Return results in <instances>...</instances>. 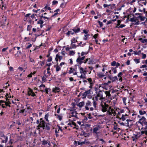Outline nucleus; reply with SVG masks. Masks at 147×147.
<instances>
[{"label":"nucleus","instance_id":"nucleus-1","mask_svg":"<svg viewBox=\"0 0 147 147\" xmlns=\"http://www.w3.org/2000/svg\"><path fill=\"white\" fill-rule=\"evenodd\" d=\"M138 122L139 124L138 126V129L141 131L136 133L134 135V136L132 137L133 141H136L138 138H140L141 135L144 134L147 135V120L143 116L139 119Z\"/></svg>","mask_w":147,"mask_h":147},{"label":"nucleus","instance_id":"nucleus-2","mask_svg":"<svg viewBox=\"0 0 147 147\" xmlns=\"http://www.w3.org/2000/svg\"><path fill=\"white\" fill-rule=\"evenodd\" d=\"M96 95L95 97H93L92 98V100L94 101V104L97 105V102L98 100H100L101 102L102 101H105V98L103 96V92L99 90V91L96 92Z\"/></svg>","mask_w":147,"mask_h":147},{"label":"nucleus","instance_id":"nucleus-3","mask_svg":"<svg viewBox=\"0 0 147 147\" xmlns=\"http://www.w3.org/2000/svg\"><path fill=\"white\" fill-rule=\"evenodd\" d=\"M85 109L87 111H92L94 110H96L97 108V105L94 104V101L92 103L89 100L86 101L85 104Z\"/></svg>","mask_w":147,"mask_h":147},{"label":"nucleus","instance_id":"nucleus-4","mask_svg":"<svg viewBox=\"0 0 147 147\" xmlns=\"http://www.w3.org/2000/svg\"><path fill=\"white\" fill-rule=\"evenodd\" d=\"M119 109L117 108L109 107L107 112V115L109 117L115 116L117 115V113H119Z\"/></svg>","mask_w":147,"mask_h":147},{"label":"nucleus","instance_id":"nucleus-5","mask_svg":"<svg viewBox=\"0 0 147 147\" xmlns=\"http://www.w3.org/2000/svg\"><path fill=\"white\" fill-rule=\"evenodd\" d=\"M79 114L75 110H70L69 114V118L71 119V121H75L77 119H79Z\"/></svg>","mask_w":147,"mask_h":147},{"label":"nucleus","instance_id":"nucleus-6","mask_svg":"<svg viewBox=\"0 0 147 147\" xmlns=\"http://www.w3.org/2000/svg\"><path fill=\"white\" fill-rule=\"evenodd\" d=\"M110 100L107 101L105 102L104 101H102L100 104V108L101 111L103 112H107L109 107V105L107 104L106 102L109 103L110 102Z\"/></svg>","mask_w":147,"mask_h":147},{"label":"nucleus","instance_id":"nucleus-7","mask_svg":"<svg viewBox=\"0 0 147 147\" xmlns=\"http://www.w3.org/2000/svg\"><path fill=\"white\" fill-rule=\"evenodd\" d=\"M77 66H78V67L80 72L81 74V75L79 77L78 76V77L81 79H86V74L87 72L86 71L87 68H85L84 69L82 67H80L78 65H75L76 67Z\"/></svg>","mask_w":147,"mask_h":147},{"label":"nucleus","instance_id":"nucleus-8","mask_svg":"<svg viewBox=\"0 0 147 147\" xmlns=\"http://www.w3.org/2000/svg\"><path fill=\"white\" fill-rule=\"evenodd\" d=\"M40 124L37 126L38 129H40V127L45 128V126L46 125V123L43 118H41L40 119Z\"/></svg>","mask_w":147,"mask_h":147},{"label":"nucleus","instance_id":"nucleus-9","mask_svg":"<svg viewBox=\"0 0 147 147\" xmlns=\"http://www.w3.org/2000/svg\"><path fill=\"white\" fill-rule=\"evenodd\" d=\"M82 82L84 83V84H86L88 83V81L90 85V86L92 85L93 84V83L92 81V79L91 78H89L88 79H86V80H85L84 79H82Z\"/></svg>","mask_w":147,"mask_h":147},{"label":"nucleus","instance_id":"nucleus-10","mask_svg":"<svg viewBox=\"0 0 147 147\" xmlns=\"http://www.w3.org/2000/svg\"><path fill=\"white\" fill-rule=\"evenodd\" d=\"M138 19L137 18V17L131 18L129 21L131 22H135V25H138L140 24V22L138 21Z\"/></svg>","mask_w":147,"mask_h":147},{"label":"nucleus","instance_id":"nucleus-11","mask_svg":"<svg viewBox=\"0 0 147 147\" xmlns=\"http://www.w3.org/2000/svg\"><path fill=\"white\" fill-rule=\"evenodd\" d=\"M85 56H83L81 57L80 56H79L76 59V62L79 64H81L82 63H84L85 60Z\"/></svg>","mask_w":147,"mask_h":147},{"label":"nucleus","instance_id":"nucleus-12","mask_svg":"<svg viewBox=\"0 0 147 147\" xmlns=\"http://www.w3.org/2000/svg\"><path fill=\"white\" fill-rule=\"evenodd\" d=\"M138 3L139 5L141 7L143 6L142 4L144 5H147V2L146 0H139L138 1Z\"/></svg>","mask_w":147,"mask_h":147},{"label":"nucleus","instance_id":"nucleus-13","mask_svg":"<svg viewBox=\"0 0 147 147\" xmlns=\"http://www.w3.org/2000/svg\"><path fill=\"white\" fill-rule=\"evenodd\" d=\"M0 140L2 143H6L7 141L8 138L7 136L3 135L1 136Z\"/></svg>","mask_w":147,"mask_h":147},{"label":"nucleus","instance_id":"nucleus-14","mask_svg":"<svg viewBox=\"0 0 147 147\" xmlns=\"http://www.w3.org/2000/svg\"><path fill=\"white\" fill-rule=\"evenodd\" d=\"M135 15H138V16L137 17V18H140L141 21H144L146 19L145 17L142 16V13H135Z\"/></svg>","mask_w":147,"mask_h":147},{"label":"nucleus","instance_id":"nucleus-15","mask_svg":"<svg viewBox=\"0 0 147 147\" xmlns=\"http://www.w3.org/2000/svg\"><path fill=\"white\" fill-rule=\"evenodd\" d=\"M128 118V115L126 114H122L121 117H119V119L122 121H125Z\"/></svg>","mask_w":147,"mask_h":147},{"label":"nucleus","instance_id":"nucleus-16","mask_svg":"<svg viewBox=\"0 0 147 147\" xmlns=\"http://www.w3.org/2000/svg\"><path fill=\"white\" fill-rule=\"evenodd\" d=\"M84 63H87L88 64H90L93 63V61L91 59L89 58V59H86L84 61Z\"/></svg>","mask_w":147,"mask_h":147},{"label":"nucleus","instance_id":"nucleus-17","mask_svg":"<svg viewBox=\"0 0 147 147\" xmlns=\"http://www.w3.org/2000/svg\"><path fill=\"white\" fill-rule=\"evenodd\" d=\"M62 59V57L61 56H60L58 54H57L55 58V60L56 61H57L58 60L59 61H60L61 59Z\"/></svg>","mask_w":147,"mask_h":147},{"label":"nucleus","instance_id":"nucleus-18","mask_svg":"<svg viewBox=\"0 0 147 147\" xmlns=\"http://www.w3.org/2000/svg\"><path fill=\"white\" fill-rule=\"evenodd\" d=\"M126 123H125L126 125L128 127L129 125H130L132 124V121L130 119H127L126 120Z\"/></svg>","mask_w":147,"mask_h":147},{"label":"nucleus","instance_id":"nucleus-19","mask_svg":"<svg viewBox=\"0 0 147 147\" xmlns=\"http://www.w3.org/2000/svg\"><path fill=\"white\" fill-rule=\"evenodd\" d=\"M105 93L106 95V97H107L108 99H111V95L110 93V92L108 91H105Z\"/></svg>","mask_w":147,"mask_h":147},{"label":"nucleus","instance_id":"nucleus-20","mask_svg":"<svg viewBox=\"0 0 147 147\" xmlns=\"http://www.w3.org/2000/svg\"><path fill=\"white\" fill-rule=\"evenodd\" d=\"M85 103L84 101H82L78 103L77 105V106L79 107L80 108H82L84 105H85Z\"/></svg>","mask_w":147,"mask_h":147},{"label":"nucleus","instance_id":"nucleus-21","mask_svg":"<svg viewBox=\"0 0 147 147\" xmlns=\"http://www.w3.org/2000/svg\"><path fill=\"white\" fill-rule=\"evenodd\" d=\"M97 76L100 78H101L102 77L105 76L104 74L101 72L98 73L97 74Z\"/></svg>","mask_w":147,"mask_h":147},{"label":"nucleus","instance_id":"nucleus-22","mask_svg":"<svg viewBox=\"0 0 147 147\" xmlns=\"http://www.w3.org/2000/svg\"><path fill=\"white\" fill-rule=\"evenodd\" d=\"M60 89L59 87H55L53 89L52 91L55 93L58 92L60 91Z\"/></svg>","mask_w":147,"mask_h":147},{"label":"nucleus","instance_id":"nucleus-23","mask_svg":"<svg viewBox=\"0 0 147 147\" xmlns=\"http://www.w3.org/2000/svg\"><path fill=\"white\" fill-rule=\"evenodd\" d=\"M99 129V127H96L94 128L93 129V132L95 134H98L99 132H98Z\"/></svg>","mask_w":147,"mask_h":147},{"label":"nucleus","instance_id":"nucleus-24","mask_svg":"<svg viewBox=\"0 0 147 147\" xmlns=\"http://www.w3.org/2000/svg\"><path fill=\"white\" fill-rule=\"evenodd\" d=\"M58 63H57V64L55 66H54V67L55 68L56 71L57 72L59 71L61 69V67L58 65Z\"/></svg>","mask_w":147,"mask_h":147},{"label":"nucleus","instance_id":"nucleus-25","mask_svg":"<svg viewBox=\"0 0 147 147\" xmlns=\"http://www.w3.org/2000/svg\"><path fill=\"white\" fill-rule=\"evenodd\" d=\"M67 2L68 0H67L65 2H64L63 3H62L60 5V7L62 8H64L65 7L66 5V3Z\"/></svg>","mask_w":147,"mask_h":147},{"label":"nucleus","instance_id":"nucleus-26","mask_svg":"<svg viewBox=\"0 0 147 147\" xmlns=\"http://www.w3.org/2000/svg\"><path fill=\"white\" fill-rule=\"evenodd\" d=\"M139 40L143 43H147V39H143L142 38H140L139 39Z\"/></svg>","mask_w":147,"mask_h":147},{"label":"nucleus","instance_id":"nucleus-27","mask_svg":"<svg viewBox=\"0 0 147 147\" xmlns=\"http://www.w3.org/2000/svg\"><path fill=\"white\" fill-rule=\"evenodd\" d=\"M118 111L119 113H117V116H119V115L121 116L120 114L121 113H124V110L123 109L120 110L119 109V110Z\"/></svg>","mask_w":147,"mask_h":147},{"label":"nucleus","instance_id":"nucleus-28","mask_svg":"<svg viewBox=\"0 0 147 147\" xmlns=\"http://www.w3.org/2000/svg\"><path fill=\"white\" fill-rule=\"evenodd\" d=\"M73 30L75 33L79 32L80 31V29L79 28H75L73 29Z\"/></svg>","mask_w":147,"mask_h":147},{"label":"nucleus","instance_id":"nucleus-29","mask_svg":"<svg viewBox=\"0 0 147 147\" xmlns=\"http://www.w3.org/2000/svg\"><path fill=\"white\" fill-rule=\"evenodd\" d=\"M55 115L56 117L60 121H61L62 118V116L61 115L58 114H55Z\"/></svg>","mask_w":147,"mask_h":147},{"label":"nucleus","instance_id":"nucleus-30","mask_svg":"<svg viewBox=\"0 0 147 147\" xmlns=\"http://www.w3.org/2000/svg\"><path fill=\"white\" fill-rule=\"evenodd\" d=\"M47 77V76L46 75H45L42 78V81L43 82H45L47 81L46 79Z\"/></svg>","mask_w":147,"mask_h":147},{"label":"nucleus","instance_id":"nucleus-31","mask_svg":"<svg viewBox=\"0 0 147 147\" xmlns=\"http://www.w3.org/2000/svg\"><path fill=\"white\" fill-rule=\"evenodd\" d=\"M116 5L115 4H110V5H109L108 8L110 9H113L115 7V6Z\"/></svg>","mask_w":147,"mask_h":147},{"label":"nucleus","instance_id":"nucleus-32","mask_svg":"<svg viewBox=\"0 0 147 147\" xmlns=\"http://www.w3.org/2000/svg\"><path fill=\"white\" fill-rule=\"evenodd\" d=\"M71 41V45H72L73 43H75L76 42H77V40L75 38H72Z\"/></svg>","mask_w":147,"mask_h":147},{"label":"nucleus","instance_id":"nucleus-33","mask_svg":"<svg viewBox=\"0 0 147 147\" xmlns=\"http://www.w3.org/2000/svg\"><path fill=\"white\" fill-rule=\"evenodd\" d=\"M74 32L72 31H68L66 34L67 35H69L70 34L73 35L74 34Z\"/></svg>","mask_w":147,"mask_h":147},{"label":"nucleus","instance_id":"nucleus-34","mask_svg":"<svg viewBox=\"0 0 147 147\" xmlns=\"http://www.w3.org/2000/svg\"><path fill=\"white\" fill-rule=\"evenodd\" d=\"M49 116V114L48 113L46 114L45 116V119L47 121L49 122V120L48 118Z\"/></svg>","mask_w":147,"mask_h":147},{"label":"nucleus","instance_id":"nucleus-35","mask_svg":"<svg viewBox=\"0 0 147 147\" xmlns=\"http://www.w3.org/2000/svg\"><path fill=\"white\" fill-rule=\"evenodd\" d=\"M44 23L43 21L42 20H39L37 22V24H39L40 25Z\"/></svg>","mask_w":147,"mask_h":147},{"label":"nucleus","instance_id":"nucleus-36","mask_svg":"<svg viewBox=\"0 0 147 147\" xmlns=\"http://www.w3.org/2000/svg\"><path fill=\"white\" fill-rule=\"evenodd\" d=\"M127 100V98L125 97H124L122 98V100L123 102V104L124 105H126V101Z\"/></svg>","mask_w":147,"mask_h":147},{"label":"nucleus","instance_id":"nucleus-37","mask_svg":"<svg viewBox=\"0 0 147 147\" xmlns=\"http://www.w3.org/2000/svg\"><path fill=\"white\" fill-rule=\"evenodd\" d=\"M43 129H45L47 130H49L50 129V127L49 126L46 124V125H45V128H43Z\"/></svg>","mask_w":147,"mask_h":147},{"label":"nucleus","instance_id":"nucleus-38","mask_svg":"<svg viewBox=\"0 0 147 147\" xmlns=\"http://www.w3.org/2000/svg\"><path fill=\"white\" fill-rule=\"evenodd\" d=\"M75 52L73 51H70L69 52V55H74L75 54Z\"/></svg>","mask_w":147,"mask_h":147},{"label":"nucleus","instance_id":"nucleus-39","mask_svg":"<svg viewBox=\"0 0 147 147\" xmlns=\"http://www.w3.org/2000/svg\"><path fill=\"white\" fill-rule=\"evenodd\" d=\"M111 79L113 81H115L116 80H118V78L117 76H115L114 77H112L111 78Z\"/></svg>","mask_w":147,"mask_h":147},{"label":"nucleus","instance_id":"nucleus-40","mask_svg":"<svg viewBox=\"0 0 147 147\" xmlns=\"http://www.w3.org/2000/svg\"><path fill=\"white\" fill-rule=\"evenodd\" d=\"M48 143V142L44 139L42 141V144L45 145L46 144H47Z\"/></svg>","mask_w":147,"mask_h":147},{"label":"nucleus","instance_id":"nucleus-41","mask_svg":"<svg viewBox=\"0 0 147 147\" xmlns=\"http://www.w3.org/2000/svg\"><path fill=\"white\" fill-rule=\"evenodd\" d=\"M141 53V51H139L138 52H136L135 51H134V54L135 55H139V54Z\"/></svg>","mask_w":147,"mask_h":147},{"label":"nucleus","instance_id":"nucleus-42","mask_svg":"<svg viewBox=\"0 0 147 147\" xmlns=\"http://www.w3.org/2000/svg\"><path fill=\"white\" fill-rule=\"evenodd\" d=\"M139 112L140 114L141 115L145 114L146 113L145 111H143L142 110H140Z\"/></svg>","mask_w":147,"mask_h":147},{"label":"nucleus","instance_id":"nucleus-43","mask_svg":"<svg viewBox=\"0 0 147 147\" xmlns=\"http://www.w3.org/2000/svg\"><path fill=\"white\" fill-rule=\"evenodd\" d=\"M33 90L32 89H30L28 91V95L30 96L32 93Z\"/></svg>","mask_w":147,"mask_h":147},{"label":"nucleus","instance_id":"nucleus-44","mask_svg":"<svg viewBox=\"0 0 147 147\" xmlns=\"http://www.w3.org/2000/svg\"><path fill=\"white\" fill-rule=\"evenodd\" d=\"M69 69H70L68 71V73L69 74H71L72 73H74V70L73 69V68L72 67H70L69 68Z\"/></svg>","mask_w":147,"mask_h":147},{"label":"nucleus","instance_id":"nucleus-45","mask_svg":"<svg viewBox=\"0 0 147 147\" xmlns=\"http://www.w3.org/2000/svg\"><path fill=\"white\" fill-rule=\"evenodd\" d=\"M134 61L136 63H139L140 62V60L138 59H134Z\"/></svg>","mask_w":147,"mask_h":147},{"label":"nucleus","instance_id":"nucleus-46","mask_svg":"<svg viewBox=\"0 0 147 147\" xmlns=\"http://www.w3.org/2000/svg\"><path fill=\"white\" fill-rule=\"evenodd\" d=\"M70 46L71 49L76 48L77 46L75 45L72 44Z\"/></svg>","mask_w":147,"mask_h":147},{"label":"nucleus","instance_id":"nucleus-47","mask_svg":"<svg viewBox=\"0 0 147 147\" xmlns=\"http://www.w3.org/2000/svg\"><path fill=\"white\" fill-rule=\"evenodd\" d=\"M143 9H140V8L139 7L138 9V11L140 12H143L144 13V12H145V8H143Z\"/></svg>","mask_w":147,"mask_h":147},{"label":"nucleus","instance_id":"nucleus-48","mask_svg":"<svg viewBox=\"0 0 147 147\" xmlns=\"http://www.w3.org/2000/svg\"><path fill=\"white\" fill-rule=\"evenodd\" d=\"M29 59H30V62H32L34 63H35V61L34 59L31 58V57H29Z\"/></svg>","mask_w":147,"mask_h":147},{"label":"nucleus","instance_id":"nucleus-49","mask_svg":"<svg viewBox=\"0 0 147 147\" xmlns=\"http://www.w3.org/2000/svg\"><path fill=\"white\" fill-rule=\"evenodd\" d=\"M28 45L26 47V49H28L30 48L32 46V45L31 44L29 43H28Z\"/></svg>","mask_w":147,"mask_h":147},{"label":"nucleus","instance_id":"nucleus-50","mask_svg":"<svg viewBox=\"0 0 147 147\" xmlns=\"http://www.w3.org/2000/svg\"><path fill=\"white\" fill-rule=\"evenodd\" d=\"M142 55V59H145L146 58V54H144L143 53H141Z\"/></svg>","mask_w":147,"mask_h":147},{"label":"nucleus","instance_id":"nucleus-51","mask_svg":"<svg viewBox=\"0 0 147 147\" xmlns=\"http://www.w3.org/2000/svg\"><path fill=\"white\" fill-rule=\"evenodd\" d=\"M125 25L124 24H121V25H120V26H116V27L117 28H123V27H125Z\"/></svg>","mask_w":147,"mask_h":147},{"label":"nucleus","instance_id":"nucleus-52","mask_svg":"<svg viewBox=\"0 0 147 147\" xmlns=\"http://www.w3.org/2000/svg\"><path fill=\"white\" fill-rule=\"evenodd\" d=\"M32 28V26L30 25H28L27 28V30L30 31Z\"/></svg>","mask_w":147,"mask_h":147},{"label":"nucleus","instance_id":"nucleus-53","mask_svg":"<svg viewBox=\"0 0 147 147\" xmlns=\"http://www.w3.org/2000/svg\"><path fill=\"white\" fill-rule=\"evenodd\" d=\"M47 7V6H46L44 7L41 10V12H43L46 11Z\"/></svg>","mask_w":147,"mask_h":147},{"label":"nucleus","instance_id":"nucleus-54","mask_svg":"<svg viewBox=\"0 0 147 147\" xmlns=\"http://www.w3.org/2000/svg\"><path fill=\"white\" fill-rule=\"evenodd\" d=\"M146 64L143 65H142L140 67V68H146L147 67V65H146Z\"/></svg>","mask_w":147,"mask_h":147},{"label":"nucleus","instance_id":"nucleus-55","mask_svg":"<svg viewBox=\"0 0 147 147\" xmlns=\"http://www.w3.org/2000/svg\"><path fill=\"white\" fill-rule=\"evenodd\" d=\"M116 62L115 61H113L111 63V65L112 66H115V65H116Z\"/></svg>","mask_w":147,"mask_h":147},{"label":"nucleus","instance_id":"nucleus-56","mask_svg":"<svg viewBox=\"0 0 147 147\" xmlns=\"http://www.w3.org/2000/svg\"><path fill=\"white\" fill-rule=\"evenodd\" d=\"M58 3V2L57 1L55 0H54L52 2V5H55L57 3Z\"/></svg>","mask_w":147,"mask_h":147},{"label":"nucleus","instance_id":"nucleus-57","mask_svg":"<svg viewBox=\"0 0 147 147\" xmlns=\"http://www.w3.org/2000/svg\"><path fill=\"white\" fill-rule=\"evenodd\" d=\"M98 23L100 25V27H102L103 26V23L102 22H100L99 21H98Z\"/></svg>","mask_w":147,"mask_h":147},{"label":"nucleus","instance_id":"nucleus-58","mask_svg":"<svg viewBox=\"0 0 147 147\" xmlns=\"http://www.w3.org/2000/svg\"><path fill=\"white\" fill-rule=\"evenodd\" d=\"M5 105L6 106H9V107H10V106L9 105V103H10L9 102L5 101Z\"/></svg>","mask_w":147,"mask_h":147},{"label":"nucleus","instance_id":"nucleus-59","mask_svg":"<svg viewBox=\"0 0 147 147\" xmlns=\"http://www.w3.org/2000/svg\"><path fill=\"white\" fill-rule=\"evenodd\" d=\"M52 60V57H50L49 58H48L47 59V61L48 62H51Z\"/></svg>","mask_w":147,"mask_h":147},{"label":"nucleus","instance_id":"nucleus-60","mask_svg":"<svg viewBox=\"0 0 147 147\" xmlns=\"http://www.w3.org/2000/svg\"><path fill=\"white\" fill-rule=\"evenodd\" d=\"M89 36V34H88L87 35H85L84 37L83 38V39L84 40H87L88 39V37L87 36Z\"/></svg>","mask_w":147,"mask_h":147},{"label":"nucleus","instance_id":"nucleus-61","mask_svg":"<svg viewBox=\"0 0 147 147\" xmlns=\"http://www.w3.org/2000/svg\"><path fill=\"white\" fill-rule=\"evenodd\" d=\"M43 15V14H42L41 15H39V17L40 18V20H42V19L44 17Z\"/></svg>","mask_w":147,"mask_h":147},{"label":"nucleus","instance_id":"nucleus-62","mask_svg":"<svg viewBox=\"0 0 147 147\" xmlns=\"http://www.w3.org/2000/svg\"><path fill=\"white\" fill-rule=\"evenodd\" d=\"M98 34H95L94 35V36L93 37V38H93L95 39L96 38L98 37Z\"/></svg>","mask_w":147,"mask_h":147},{"label":"nucleus","instance_id":"nucleus-63","mask_svg":"<svg viewBox=\"0 0 147 147\" xmlns=\"http://www.w3.org/2000/svg\"><path fill=\"white\" fill-rule=\"evenodd\" d=\"M123 74L122 73V72H119V73L118 75H117V76L118 77H121L123 75Z\"/></svg>","mask_w":147,"mask_h":147},{"label":"nucleus","instance_id":"nucleus-64","mask_svg":"<svg viewBox=\"0 0 147 147\" xmlns=\"http://www.w3.org/2000/svg\"><path fill=\"white\" fill-rule=\"evenodd\" d=\"M49 19V18L47 17H45L44 16L43 17V18L42 19L43 20H45V21H47V20H48Z\"/></svg>","mask_w":147,"mask_h":147}]
</instances>
